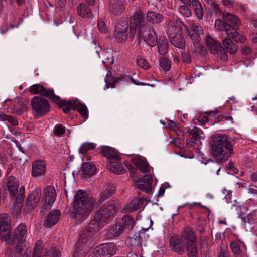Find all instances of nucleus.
<instances>
[{
	"instance_id": "nucleus-1",
	"label": "nucleus",
	"mask_w": 257,
	"mask_h": 257,
	"mask_svg": "<svg viewBox=\"0 0 257 257\" xmlns=\"http://www.w3.org/2000/svg\"><path fill=\"white\" fill-rule=\"evenodd\" d=\"M95 202V199L91 194L84 190H78L70 210L71 216L78 222L84 221L94 207Z\"/></svg>"
},
{
	"instance_id": "nucleus-2",
	"label": "nucleus",
	"mask_w": 257,
	"mask_h": 257,
	"mask_svg": "<svg viewBox=\"0 0 257 257\" xmlns=\"http://www.w3.org/2000/svg\"><path fill=\"white\" fill-rule=\"evenodd\" d=\"M119 204L116 201L109 200L101 206L88 227V230L96 234L106 224L110 217L118 209Z\"/></svg>"
},
{
	"instance_id": "nucleus-3",
	"label": "nucleus",
	"mask_w": 257,
	"mask_h": 257,
	"mask_svg": "<svg viewBox=\"0 0 257 257\" xmlns=\"http://www.w3.org/2000/svg\"><path fill=\"white\" fill-rule=\"evenodd\" d=\"M211 152L218 161L225 162L233 153V146L225 134H215L212 136Z\"/></svg>"
},
{
	"instance_id": "nucleus-4",
	"label": "nucleus",
	"mask_w": 257,
	"mask_h": 257,
	"mask_svg": "<svg viewBox=\"0 0 257 257\" xmlns=\"http://www.w3.org/2000/svg\"><path fill=\"white\" fill-rule=\"evenodd\" d=\"M168 31V36L172 44L176 47L183 49L185 47V42L182 34L186 31V26L179 20L170 21Z\"/></svg>"
},
{
	"instance_id": "nucleus-5",
	"label": "nucleus",
	"mask_w": 257,
	"mask_h": 257,
	"mask_svg": "<svg viewBox=\"0 0 257 257\" xmlns=\"http://www.w3.org/2000/svg\"><path fill=\"white\" fill-rule=\"evenodd\" d=\"M95 234L87 229L83 231L77 243L74 257H85L87 248L90 247Z\"/></svg>"
},
{
	"instance_id": "nucleus-6",
	"label": "nucleus",
	"mask_w": 257,
	"mask_h": 257,
	"mask_svg": "<svg viewBox=\"0 0 257 257\" xmlns=\"http://www.w3.org/2000/svg\"><path fill=\"white\" fill-rule=\"evenodd\" d=\"M130 37L134 38L135 35L140 33L143 28L149 25L145 21L144 14L141 11H137L130 18Z\"/></svg>"
},
{
	"instance_id": "nucleus-7",
	"label": "nucleus",
	"mask_w": 257,
	"mask_h": 257,
	"mask_svg": "<svg viewBox=\"0 0 257 257\" xmlns=\"http://www.w3.org/2000/svg\"><path fill=\"white\" fill-rule=\"evenodd\" d=\"M32 108L35 113V115L40 117L46 115L50 109V104L45 98L36 96L31 101Z\"/></svg>"
},
{
	"instance_id": "nucleus-8",
	"label": "nucleus",
	"mask_w": 257,
	"mask_h": 257,
	"mask_svg": "<svg viewBox=\"0 0 257 257\" xmlns=\"http://www.w3.org/2000/svg\"><path fill=\"white\" fill-rule=\"evenodd\" d=\"M183 238L187 242L186 251L188 257H198L197 247H196V237L193 230L189 228H185L183 231Z\"/></svg>"
},
{
	"instance_id": "nucleus-9",
	"label": "nucleus",
	"mask_w": 257,
	"mask_h": 257,
	"mask_svg": "<svg viewBox=\"0 0 257 257\" xmlns=\"http://www.w3.org/2000/svg\"><path fill=\"white\" fill-rule=\"evenodd\" d=\"M116 247L114 244L103 243L97 246L89 257H111L116 253Z\"/></svg>"
},
{
	"instance_id": "nucleus-10",
	"label": "nucleus",
	"mask_w": 257,
	"mask_h": 257,
	"mask_svg": "<svg viewBox=\"0 0 257 257\" xmlns=\"http://www.w3.org/2000/svg\"><path fill=\"white\" fill-rule=\"evenodd\" d=\"M139 40L143 39L149 46H155L157 43V36L152 26L143 28L137 35Z\"/></svg>"
},
{
	"instance_id": "nucleus-11",
	"label": "nucleus",
	"mask_w": 257,
	"mask_h": 257,
	"mask_svg": "<svg viewBox=\"0 0 257 257\" xmlns=\"http://www.w3.org/2000/svg\"><path fill=\"white\" fill-rule=\"evenodd\" d=\"M11 227L10 218L7 214L0 215V235L2 240L10 244Z\"/></svg>"
},
{
	"instance_id": "nucleus-12",
	"label": "nucleus",
	"mask_w": 257,
	"mask_h": 257,
	"mask_svg": "<svg viewBox=\"0 0 257 257\" xmlns=\"http://www.w3.org/2000/svg\"><path fill=\"white\" fill-rule=\"evenodd\" d=\"M29 91L33 94L40 93L41 95L49 97L53 100L54 103H58L60 101V97L56 95L54 93L53 89H46L41 84H34L30 88Z\"/></svg>"
},
{
	"instance_id": "nucleus-13",
	"label": "nucleus",
	"mask_w": 257,
	"mask_h": 257,
	"mask_svg": "<svg viewBox=\"0 0 257 257\" xmlns=\"http://www.w3.org/2000/svg\"><path fill=\"white\" fill-rule=\"evenodd\" d=\"M33 257H59V252L53 247L43 251L42 241L38 240L36 243Z\"/></svg>"
},
{
	"instance_id": "nucleus-14",
	"label": "nucleus",
	"mask_w": 257,
	"mask_h": 257,
	"mask_svg": "<svg viewBox=\"0 0 257 257\" xmlns=\"http://www.w3.org/2000/svg\"><path fill=\"white\" fill-rule=\"evenodd\" d=\"M128 24L126 21H118L115 25L114 35L116 41L124 42L127 38Z\"/></svg>"
},
{
	"instance_id": "nucleus-15",
	"label": "nucleus",
	"mask_w": 257,
	"mask_h": 257,
	"mask_svg": "<svg viewBox=\"0 0 257 257\" xmlns=\"http://www.w3.org/2000/svg\"><path fill=\"white\" fill-rule=\"evenodd\" d=\"M230 246L235 257H246L247 249L243 241L239 239L232 240Z\"/></svg>"
},
{
	"instance_id": "nucleus-16",
	"label": "nucleus",
	"mask_w": 257,
	"mask_h": 257,
	"mask_svg": "<svg viewBox=\"0 0 257 257\" xmlns=\"http://www.w3.org/2000/svg\"><path fill=\"white\" fill-rule=\"evenodd\" d=\"M41 197V190L39 188H35L28 196L26 206L30 210L37 207Z\"/></svg>"
},
{
	"instance_id": "nucleus-17",
	"label": "nucleus",
	"mask_w": 257,
	"mask_h": 257,
	"mask_svg": "<svg viewBox=\"0 0 257 257\" xmlns=\"http://www.w3.org/2000/svg\"><path fill=\"white\" fill-rule=\"evenodd\" d=\"M223 17L224 19L223 25L225 31L227 26H229V29H238L240 21L237 16L230 13H224L223 14Z\"/></svg>"
},
{
	"instance_id": "nucleus-18",
	"label": "nucleus",
	"mask_w": 257,
	"mask_h": 257,
	"mask_svg": "<svg viewBox=\"0 0 257 257\" xmlns=\"http://www.w3.org/2000/svg\"><path fill=\"white\" fill-rule=\"evenodd\" d=\"M46 163L42 160H36L32 165L31 175L34 178H38L44 175L46 172Z\"/></svg>"
},
{
	"instance_id": "nucleus-19",
	"label": "nucleus",
	"mask_w": 257,
	"mask_h": 257,
	"mask_svg": "<svg viewBox=\"0 0 257 257\" xmlns=\"http://www.w3.org/2000/svg\"><path fill=\"white\" fill-rule=\"evenodd\" d=\"M122 232L128 233L135 226V220L133 217L129 215H125L121 219L116 222Z\"/></svg>"
},
{
	"instance_id": "nucleus-20",
	"label": "nucleus",
	"mask_w": 257,
	"mask_h": 257,
	"mask_svg": "<svg viewBox=\"0 0 257 257\" xmlns=\"http://www.w3.org/2000/svg\"><path fill=\"white\" fill-rule=\"evenodd\" d=\"M183 232L180 239H176V238L171 237L170 240V245L171 247V250L173 251L176 252L179 254H182L184 252V246L187 245V242L184 238H183Z\"/></svg>"
},
{
	"instance_id": "nucleus-21",
	"label": "nucleus",
	"mask_w": 257,
	"mask_h": 257,
	"mask_svg": "<svg viewBox=\"0 0 257 257\" xmlns=\"http://www.w3.org/2000/svg\"><path fill=\"white\" fill-rule=\"evenodd\" d=\"M152 177L150 175H146L140 178L137 182L138 188L142 191L150 193L152 192Z\"/></svg>"
},
{
	"instance_id": "nucleus-22",
	"label": "nucleus",
	"mask_w": 257,
	"mask_h": 257,
	"mask_svg": "<svg viewBox=\"0 0 257 257\" xmlns=\"http://www.w3.org/2000/svg\"><path fill=\"white\" fill-rule=\"evenodd\" d=\"M121 157L119 156L118 158L114 159L108 162L107 164V168L112 172L117 174H122L126 172V170L120 163Z\"/></svg>"
},
{
	"instance_id": "nucleus-23",
	"label": "nucleus",
	"mask_w": 257,
	"mask_h": 257,
	"mask_svg": "<svg viewBox=\"0 0 257 257\" xmlns=\"http://www.w3.org/2000/svg\"><path fill=\"white\" fill-rule=\"evenodd\" d=\"M44 202L45 204L51 205L55 201L56 198V193L54 187L49 185L44 190Z\"/></svg>"
},
{
	"instance_id": "nucleus-24",
	"label": "nucleus",
	"mask_w": 257,
	"mask_h": 257,
	"mask_svg": "<svg viewBox=\"0 0 257 257\" xmlns=\"http://www.w3.org/2000/svg\"><path fill=\"white\" fill-rule=\"evenodd\" d=\"M73 110H77L84 119L88 117V110L86 106L78 101V100H71L68 102Z\"/></svg>"
},
{
	"instance_id": "nucleus-25",
	"label": "nucleus",
	"mask_w": 257,
	"mask_h": 257,
	"mask_svg": "<svg viewBox=\"0 0 257 257\" xmlns=\"http://www.w3.org/2000/svg\"><path fill=\"white\" fill-rule=\"evenodd\" d=\"M27 235V227L23 224H19L14 232L15 239L17 240V242L20 243H21L26 240Z\"/></svg>"
},
{
	"instance_id": "nucleus-26",
	"label": "nucleus",
	"mask_w": 257,
	"mask_h": 257,
	"mask_svg": "<svg viewBox=\"0 0 257 257\" xmlns=\"http://www.w3.org/2000/svg\"><path fill=\"white\" fill-rule=\"evenodd\" d=\"M206 44L210 52L213 54L217 53L221 49V45L219 41L207 36L205 39Z\"/></svg>"
},
{
	"instance_id": "nucleus-27",
	"label": "nucleus",
	"mask_w": 257,
	"mask_h": 257,
	"mask_svg": "<svg viewBox=\"0 0 257 257\" xmlns=\"http://www.w3.org/2000/svg\"><path fill=\"white\" fill-rule=\"evenodd\" d=\"M7 187L9 194H15V191L19 190V182L18 179L13 176H9L7 180Z\"/></svg>"
},
{
	"instance_id": "nucleus-28",
	"label": "nucleus",
	"mask_w": 257,
	"mask_h": 257,
	"mask_svg": "<svg viewBox=\"0 0 257 257\" xmlns=\"http://www.w3.org/2000/svg\"><path fill=\"white\" fill-rule=\"evenodd\" d=\"M61 213L58 210H54L48 215L45 224L47 227H51L55 225L59 220Z\"/></svg>"
},
{
	"instance_id": "nucleus-29",
	"label": "nucleus",
	"mask_w": 257,
	"mask_h": 257,
	"mask_svg": "<svg viewBox=\"0 0 257 257\" xmlns=\"http://www.w3.org/2000/svg\"><path fill=\"white\" fill-rule=\"evenodd\" d=\"M110 10L111 12L115 15H120L125 10L123 0H112Z\"/></svg>"
},
{
	"instance_id": "nucleus-30",
	"label": "nucleus",
	"mask_w": 257,
	"mask_h": 257,
	"mask_svg": "<svg viewBox=\"0 0 257 257\" xmlns=\"http://www.w3.org/2000/svg\"><path fill=\"white\" fill-rule=\"evenodd\" d=\"M133 163L136 167L142 173H147L150 171V167L146 160L143 158L137 157L133 159Z\"/></svg>"
},
{
	"instance_id": "nucleus-31",
	"label": "nucleus",
	"mask_w": 257,
	"mask_h": 257,
	"mask_svg": "<svg viewBox=\"0 0 257 257\" xmlns=\"http://www.w3.org/2000/svg\"><path fill=\"white\" fill-rule=\"evenodd\" d=\"M144 203L143 198H136L125 206L124 210L126 212H132L141 208Z\"/></svg>"
},
{
	"instance_id": "nucleus-32",
	"label": "nucleus",
	"mask_w": 257,
	"mask_h": 257,
	"mask_svg": "<svg viewBox=\"0 0 257 257\" xmlns=\"http://www.w3.org/2000/svg\"><path fill=\"white\" fill-rule=\"evenodd\" d=\"M237 29H229V26H227L226 28V33L229 37L233 39L236 42H244L246 38L243 35L239 34L237 32Z\"/></svg>"
},
{
	"instance_id": "nucleus-33",
	"label": "nucleus",
	"mask_w": 257,
	"mask_h": 257,
	"mask_svg": "<svg viewBox=\"0 0 257 257\" xmlns=\"http://www.w3.org/2000/svg\"><path fill=\"white\" fill-rule=\"evenodd\" d=\"M237 29H229V26H227L226 28V33L229 37L233 39L236 42H244L246 38L243 35L239 34L237 32Z\"/></svg>"
},
{
	"instance_id": "nucleus-34",
	"label": "nucleus",
	"mask_w": 257,
	"mask_h": 257,
	"mask_svg": "<svg viewBox=\"0 0 257 257\" xmlns=\"http://www.w3.org/2000/svg\"><path fill=\"white\" fill-rule=\"evenodd\" d=\"M122 233L117 222L109 227L107 230L106 236L108 239H112L119 236Z\"/></svg>"
},
{
	"instance_id": "nucleus-35",
	"label": "nucleus",
	"mask_w": 257,
	"mask_h": 257,
	"mask_svg": "<svg viewBox=\"0 0 257 257\" xmlns=\"http://www.w3.org/2000/svg\"><path fill=\"white\" fill-rule=\"evenodd\" d=\"M101 153L103 156L106 157L108 159V162L118 158L119 156L114 150L108 146L103 147L102 149Z\"/></svg>"
},
{
	"instance_id": "nucleus-36",
	"label": "nucleus",
	"mask_w": 257,
	"mask_h": 257,
	"mask_svg": "<svg viewBox=\"0 0 257 257\" xmlns=\"http://www.w3.org/2000/svg\"><path fill=\"white\" fill-rule=\"evenodd\" d=\"M168 44L167 40L163 37H160L157 43V49L161 55H165L168 52Z\"/></svg>"
},
{
	"instance_id": "nucleus-37",
	"label": "nucleus",
	"mask_w": 257,
	"mask_h": 257,
	"mask_svg": "<svg viewBox=\"0 0 257 257\" xmlns=\"http://www.w3.org/2000/svg\"><path fill=\"white\" fill-rule=\"evenodd\" d=\"M146 18L148 21L155 24L161 23L163 20V17L160 14L153 11L148 12Z\"/></svg>"
},
{
	"instance_id": "nucleus-38",
	"label": "nucleus",
	"mask_w": 257,
	"mask_h": 257,
	"mask_svg": "<svg viewBox=\"0 0 257 257\" xmlns=\"http://www.w3.org/2000/svg\"><path fill=\"white\" fill-rule=\"evenodd\" d=\"M78 14L83 18H89L92 16L90 9L83 3H81L77 7Z\"/></svg>"
},
{
	"instance_id": "nucleus-39",
	"label": "nucleus",
	"mask_w": 257,
	"mask_h": 257,
	"mask_svg": "<svg viewBox=\"0 0 257 257\" xmlns=\"http://www.w3.org/2000/svg\"><path fill=\"white\" fill-rule=\"evenodd\" d=\"M224 48L229 53H234L237 50V45L232 42L230 39L226 38L222 41Z\"/></svg>"
},
{
	"instance_id": "nucleus-40",
	"label": "nucleus",
	"mask_w": 257,
	"mask_h": 257,
	"mask_svg": "<svg viewBox=\"0 0 257 257\" xmlns=\"http://www.w3.org/2000/svg\"><path fill=\"white\" fill-rule=\"evenodd\" d=\"M82 170L84 175L91 176L95 174L96 168L94 165L89 162H86L83 164Z\"/></svg>"
},
{
	"instance_id": "nucleus-41",
	"label": "nucleus",
	"mask_w": 257,
	"mask_h": 257,
	"mask_svg": "<svg viewBox=\"0 0 257 257\" xmlns=\"http://www.w3.org/2000/svg\"><path fill=\"white\" fill-rule=\"evenodd\" d=\"M128 79H130L131 80V81L134 83L136 85H151L150 84H148V83H137L135 82V81L133 79V78H131L130 77H128V76H124L123 77H121V78H119L118 79H114L113 80V83H108L107 82V79H106L105 80V82H106V85L104 87V89H105L106 88L108 89L109 87H114V84L116 82H117L118 81V80H126V81H127Z\"/></svg>"
},
{
	"instance_id": "nucleus-42",
	"label": "nucleus",
	"mask_w": 257,
	"mask_h": 257,
	"mask_svg": "<svg viewBox=\"0 0 257 257\" xmlns=\"http://www.w3.org/2000/svg\"><path fill=\"white\" fill-rule=\"evenodd\" d=\"M192 5L197 18L202 19L203 16V9L199 1L198 0H193Z\"/></svg>"
},
{
	"instance_id": "nucleus-43",
	"label": "nucleus",
	"mask_w": 257,
	"mask_h": 257,
	"mask_svg": "<svg viewBox=\"0 0 257 257\" xmlns=\"http://www.w3.org/2000/svg\"><path fill=\"white\" fill-rule=\"evenodd\" d=\"M25 187L22 186L19 190L15 191L14 195L10 194V195L14 200V201H23L25 197Z\"/></svg>"
},
{
	"instance_id": "nucleus-44",
	"label": "nucleus",
	"mask_w": 257,
	"mask_h": 257,
	"mask_svg": "<svg viewBox=\"0 0 257 257\" xmlns=\"http://www.w3.org/2000/svg\"><path fill=\"white\" fill-rule=\"evenodd\" d=\"M96 147V145L93 143H84L82 144L79 149V152L84 155L87 152L90 150H93Z\"/></svg>"
},
{
	"instance_id": "nucleus-45",
	"label": "nucleus",
	"mask_w": 257,
	"mask_h": 257,
	"mask_svg": "<svg viewBox=\"0 0 257 257\" xmlns=\"http://www.w3.org/2000/svg\"><path fill=\"white\" fill-rule=\"evenodd\" d=\"M23 201H14L12 213L13 216L18 217L21 212L22 202Z\"/></svg>"
},
{
	"instance_id": "nucleus-46",
	"label": "nucleus",
	"mask_w": 257,
	"mask_h": 257,
	"mask_svg": "<svg viewBox=\"0 0 257 257\" xmlns=\"http://www.w3.org/2000/svg\"><path fill=\"white\" fill-rule=\"evenodd\" d=\"M190 31L203 34V30L202 27L198 23H195L193 21H188Z\"/></svg>"
},
{
	"instance_id": "nucleus-47",
	"label": "nucleus",
	"mask_w": 257,
	"mask_h": 257,
	"mask_svg": "<svg viewBox=\"0 0 257 257\" xmlns=\"http://www.w3.org/2000/svg\"><path fill=\"white\" fill-rule=\"evenodd\" d=\"M69 102V101H66L60 98L59 102L55 103L59 105L60 107H63V111L65 113H68L70 109H72V107L68 104Z\"/></svg>"
},
{
	"instance_id": "nucleus-48",
	"label": "nucleus",
	"mask_w": 257,
	"mask_h": 257,
	"mask_svg": "<svg viewBox=\"0 0 257 257\" xmlns=\"http://www.w3.org/2000/svg\"><path fill=\"white\" fill-rule=\"evenodd\" d=\"M159 61L160 67L163 70L167 71L170 69V64L167 59L164 57H162L160 59Z\"/></svg>"
},
{
	"instance_id": "nucleus-49",
	"label": "nucleus",
	"mask_w": 257,
	"mask_h": 257,
	"mask_svg": "<svg viewBox=\"0 0 257 257\" xmlns=\"http://www.w3.org/2000/svg\"><path fill=\"white\" fill-rule=\"evenodd\" d=\"M200 132H201V130L196 127H194L192 128H189L188 130V133L189 135L194 140H197L198 139L201 137L200 136Z\"/></svg>"
},
{
	"instance_id": "nucleus-50",
	"label": "nucleus",
	"mask_w": 257,
	"mask_h": 257,
	"mask_svg": "<svg viewBox=\"0 0 257 257\" xmlns=\"http://www.w3.org/2000/svg\"><path fill=\"white\" fill-rule=\"evenodd\" d=\"M179 12L186 17H189L191 16V10L185 5H182L180 7Z\"/></svg>"
},
{
	"instance_id": "nucleus-51",
	"label": "nucleus",
	"mask_w": 257,
	"mask_h": 257,
	"mask_svg": "<svg viewBox=\"0 0 257 257\" xmlns=\"http://www.w3.org/2000/svg\"><path fill=\"white\" fill-rule=\"evenodd\" d=\"M137 63L139 67L144 69H148L150 68V64L149 63L141 57L137 58Z\"/></svg>"
},
{
	"instance_id": "nucleus-52",
	"label": "nucleus",
	"mask_w": 257,
	"mask_h": 257,
	"mask_svg": "<svg viewBox=\"0 0 257 257\" xmlns=\"http://www.w3.org/2000/svg\"><path fill=\"white\" fill-rule=\"evenodd\" d=\"M186 31H187L188 32V33H189L190 37L191 39L192 40V41H193L194 44H197L199 42V41L201 39L200 35H202V34H200V33H195V32L189 31L187 29H186Z\"/></svg>"
},
{
	"instance_id": "nucleus-53",
	"label": "nucleus",
	"mask_w": 257,
	"mask_h": 257,
	"mask_svg": "<svg viewBox=\"0 0 257 257\" xmlns=\"http://www.w3.org/2000/svg\"><path fill=\"white\" fill-rule=\"evenodd\" d=\"M97 27L99 31L102 33H106L108 31L104 22L101 19H98Z\"/></svg>"
},
{
	"instance_id": "nucleus-54",
	"label": "nucleus",
	"mask_w": 257,
	"mask_h": 257,
	"mask_svg": "<svg viewBox=\"0 0 257 257\" xmlns=\"http://www.w3.org/2000/svg\"><path fill=\"white\" fill-rule=\"evenodd\" d=\"M161 123L168 128L176 130L178 128L179 124L172 120H167L163 122L161 121Z\"/></svg>"
},
{
	"instance_id": "nucleus-55",
	"label": "nucleus",
	"mask_w": 257,
	"mask_h": 257,
	"mask_svg": "<svg viewBox=\"0 0 257 257\" xmlns=\"http://www.w3.org/2000/svg\"><path fill=\"white\" fill-rule=\"evenodd\" d=\"M112 194L108 191V189H105L100 194L99 202H103L104 200L109 198Z\"/></svg>"
},
{
	"instance_id": "nucleus-56",
	"label": "nucleus",
	"mask_w": 257,
	"mask_h": 257,
	"mask_svg": "<svg viewBox=\"0 0 257 257\" xmlns=\"http://www.w3.org/2000/svg\"><path fill=\"white\" fill-rule=\"evenodd\" d=\"M54 134L57 136H60L65 132V127L61 124L56 125L54 128Z\"/></svg>"
},
{
	"instance_id": "nucleus-57",
	"label": "nucleus",
	"mask_w": 257,
	"mask_h": 257,
	"mask_svg": "<svg viewBox=\"0 0 257 257\" xmlns=\"http://www.w3.org/2000/svg\"><path fill=\"white\" fill-rule=\"evenodd\" d=\"M28 109V105L27 101H25L21 106L19 111L17 112V115H21L24 112L27 111Z\"/></svg>"
},
{
	"instance_id": "nucleus-58",
	"label": "nucleus",
	"mask_w": 257,
	"mask_h": 257,
	"mask_svg": "<svg viewBox=\"0 0 257 257\" xmlns=\"http://www.w3.org/2000/svg\"><path fill=\"white\" fill-rule=\"evenodd\" d=\"M223 194L224 196V199L226 200V201L228 203L229 201L231 199L232 196V191L230 190H227L226 189L223 190Z\"/></svg>"
},
{
	"instance_id": "nucleus-59",
	"label": "nucleus",
	"mask_w": 257,
	"mask_h": 257,
	"mask_svg": "<svg viewBox=\"0 0 257 257\" xmlns=\"http://www.w3.org/2000/svg\"><path fill=\"white\" fill-rule=\"evenodd\" d=\"M247 219L249 223H252L254 220L257 219V215L254 211H252L248 214Z\"/></svg>"
},
{
	"instance_id": "nucleus-60",
	"label": "nucleus",
	"mask_w": 257,
	"mask_h": 257,
	"mask_svg": "<svg viewBox=\"0 0 257 257\" xmlns=\"http://www.w3.org/2000/svg\"><path fill=\"white\" fill-rule=\"evenodd\" d=\"M196 120L198 122L200 123L201 125H204L209 121V118L206 116L201 115L198 118L196 119Z\"/></svg>"
},
{
	"instance_id": "nucleus-61",
	"label": "nucleus",
	"mask_w": 257,
	"mask_h": 257,
	"mask_svg": "<svg viewBox=\"0 0 257 257\" xmlns=\"http://www.w3.org/2000/svg\"><path fill=\"white\" fill-rule=\"evenodd\" d=\"M7 121L14 126H16L18 124L17 120L11 115L8 116Z\"/></svg>"
},
{
	"instance_id": "nucleus-62",
	"label": "nucleus",
	"mask_w": 257,
	"mask_h": 257,
	"mask_svg": "<svg viewBox=\"0 0 257 257\" xmlns=\"http://www.w3.org/2000/svg\"><path fill=\"white\" fill-rule=\"evenodd\" d=\"M223 4L228 8H231L234 6L233 0H222Z\"/></svg>"
},
{
	"instance_id": "nucleus-63",
	"label": "nucleus",
	"mask_w": 257,
	"mask_h": 257,
	"mask_svg": "<svg viewBox=\"0 0 257 257\" xmlns=\"http://www.w3.org/2000/svg\"><path fill=\"white\" fill-rule=\"evenodd\" d=\"M248 191L250 194L257 195V188L254 186H249Z\"/></svg>"
},
{
	"instance_id": "nucleus-64",
	"label": "nucleus",
	"mask_w": 257,
	"mask_h": 257,
	"mask_svg": "<svg viewBox=\"0 0 257 257\" xmlns=\"http://www.w3.org/2000/svg\"><path fill=\"white\" fill-rule=\"evenodd\" d=\"M55 3L58 7L63 8L66 4V0H56Z\"/></svg>"
}]
</instances>
